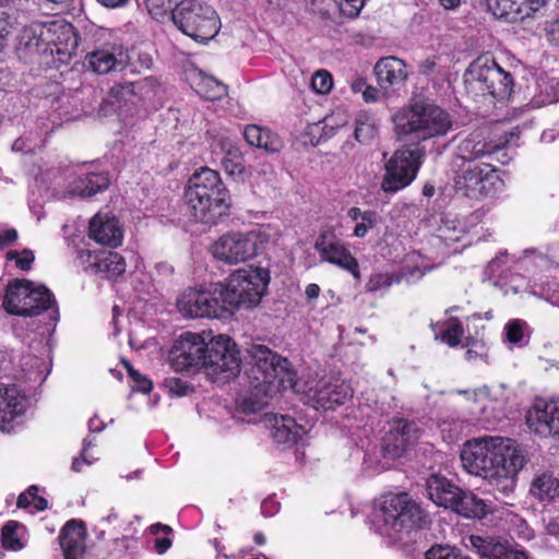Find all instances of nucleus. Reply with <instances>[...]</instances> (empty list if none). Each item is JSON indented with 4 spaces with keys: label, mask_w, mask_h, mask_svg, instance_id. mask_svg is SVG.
<instances>
[{
    "label": "nucleus",
    "mask_w": 559,
    "mask_h": 559,
    "mask_svg": "<svg viewBox=\"0 0 559 559\" xmlns=\"http://www.w3.org/2000/svg\"><path fill=\"white\" fill-rule=\"evenodd\" d=\"M251 358V390L239 404L241 412L251 414L263 409L277 393L286 390L301 395V401L314 409L329 411L353 396L349 383L334 378H322L306 389L296 380L290 362L261 344L248 348Z\"/></svg>",
    "instance_id": "f257e3e1"
},
{
    "label": "nucleus",
    "mask_w": 559,
    "mask_h": 559,
    "mask_svg": "<svg viewBox=\"0 0 559 559\" xmlns=\"http://www.w3.org/2000/svg\"><path fill=\"white\" fill-rule=\"evenodd\" d=\"M461 460L469 474L484 478L503 495L514 490L516 475L526 464L514 440L491 436L466 441Z\"/></svg>",
    "instance_id": "f03ea898"
},
{
    "label": "nucleus",
    "mask_w": 559,
    "mask_h": 559,
    "mask_svg": "<svg viewBox=\"0 0 559 559\" xmlns=\"http://www.w3.org/2000/svg\"><path fill=\"white\" fill-rule=\"evenodd\" d=\"M190 217L215 225L228 214L229 197L217 171L203 167L190 178L185 193Z\"/></svg>",
    "instance_id": "7ed1b4c3"
},
{
    "label": "nucleus",
    "mask_w": 559,
    "mask_h": 559,
    "mask_svg": "<svg viewBox=\"0 0 559 559\" xmlns=\"http://www.w3.org/2000/svg\"><path fill=\"white\" fill-rule=\"evenodd\" d=\"M371 521L378 534L397 540L425 526L428 515L408 493H388L376 501Z\"/></svg>",
    "instance_id": "20e7f679"
},
{
    "label": "nucleus",
    "mask_w": 559,
    "mask_h": 559,
    "mask_svg": "<svg viewBox=\"0 0 559 559\" xmlns=\"http://www.w3.org/2000/svg\"><path fill=\"white\" fill-rule=\"evenodd\" d=\"M399 135L417 141H428L445 136L453 122L449 112L427 102H415L400 109L393 117Z\"/></svg>",
    "instance_id": "39448f33"
},
{
    "label": "nucleus",
    "mask_w": 559,
    "mask_h": 559,
    "mask_svg": "<svg viewBox=\"0 0 559 559\" xmlns=\"http://www.w3.org/2000/svg\"><path fill=\"white\" fill-rule=\"evenodd\" d=\"M270 271L253 266L234 271L226 283H222L223 304L228 316L238 309H251L258 306L267 290Z\"/></svg>",
    "instance_id": "423d86ee"
},
{
    "label": "nucleus",
    "mask_w": 559,
    "mask_h": 559,
    "mask_svg": "<svg viewBox=\"0 0 559 559\" xmlns=\"http://www.w3.org/2000/svg\"><path fill=\"white\" fill-rule=\"evenodd\" d=\"M2 306L13 316L36 317L48 311L51 320L58 319V308L52 293L44 285L28 280L11 281L5 289Z\"/></svg>",
    "instance_id": "0eeeda50"
},
{
    "label": "nucleus",
    "mask_w": 559,
    "mask_h": 559,
    "mask_svg": "<svg viewBox=\"0 0 559 559\" xmlns=\"http://www.w3.org/2000/svg\"><path fill=\"white\" fill-rule=\"evenodd\" d=\"M466 92L475 97L491 96L508 98L513 88V78L492 57L483 55L476 58L464 73Z\"/></svg>",
    "instance_id": "6e6552de"
},
{
    "label": "nucleus",
    "mask_w": 559,
    "mask_h": 559,
    "mask_svg": "<svg viewBox=\"0 0 559 559\" xmlns=\"http://www.w3.org/2000/svg\"><path fill=\"white\" fill-rule=\"evenodd\" d=\"M174 24L187 36L197 41L213 39L221 22L216 11L200 0H181L171 11Z\"/></svg>",
    "instance_id": "1a4fd4ad"
},
{
    "label": "nucleus",
    "mask_w": 559,
    "mask_h": 559,
    "mask_svg": "<svg viewBox=\"0 0 559 559\" xmlns=\"http://www.w3.org/2000/svg\"><path fill=\"white\" fill-rule=\"evenodd\" d=\"M270 240L269 234L261 229L246 233L231 231L222 235L211 245L212 255L224 263L235 265L259 255Z\"/></svg>",
    "instance_id": "9d476101"
},
{
    "label": "nucleus",
    "mask_w": 559,
    "mask_h": 559,
    "mask_svg": "<svg viewBox=\"0 0 559 559\" xmlns=\"http://www.w3.org/2000/svg\"><path fill=\"white\" fill-rule=\"evenodd\" d=\"M427 492L435 504L451 509L465 518H483L489 511L484 500L463 491L442 476L432 475L428 478Z\"/></svg>",
    "instance_id": "9b49d317"
},
{
    "label": "nucleus",
    "mask_w": 559,
    "mask_h": 559,
    "mask_svg": "<svg viewBox=\"0 0 559 559\" xmlns=\"http://www.w3.org/2000/svg\"><path fill=\"white\" fill-rule=\"evenodd\" d=\"M178 312L186 319L226 318L228 317L222 297V283H213L205 287H189L176 301Z\"/></svg>",
    "instance_id": "f8f14e48"
},
{
    "label": "nucleus",
    "mask_w": 559,
    "mask_h": 559,
    "mask_svg": "<svg viewBox=\"0 0 559 559\" xmlns=\"http://www.w3.org/2000/svg\"><path fill=\"white\" fill-rule=\"evenodd\" d=\"M204 371L214 382H228L241 369L236 343L227 335L207 337Z\"/></svg>",
    "instance_id": "ddd939ff"
},
{
    "label": "nucleus",
    "mask_w": 559,
    "mask_h": 559,
    "mask_svg": "<svg viewBox=\"0 0 559 559\" xmlns=\"http://www.w3.org/2000/svg\"><path fill=\"white\" fill-rule=\"evenodd\" d=\"M424 155L425 150L419 146L395 151L385 163L381 189L386 193H396L408 187L417 176Z\"/></svg>",
    "instance_id": "4468645a"
},
{
    "label": "nucleus",
    "mask_w": 559,
    "mask_h": 559,
    "mask_svg": "<svg viewBox=\"0 0 559 559\" xmlns=\"http://www.w3.org/2000/svg\"><path fill=\"white\" fill-rule=\"evenodd\" d=\"M500 178L497 170L489 164H461L455 178V189L469 199L491 195L498 189Z\"/></svg>",
    "instance_id": "2eb2a0df"
},
{
    "label": "nucleus",
    "mask_w": 559,
    "mask_h": 559,
    "mask_svg": "<svg viewBox=\"0 0 559 559\" xmlns=\"http://www.w3.org/2000/svg\"><path fill=\"white\" fill-rule=\"evenodd\" d=\"M207 336L193 332L181 334L168 355L171 368L177 372L204 369Z\"/></svg>",
    "instance_id": "dca6fc26"
},
{
    "label": "nucleus",
    "mask_w": 559,
    "mask_h": 559,
    "mask_svg": "<svg viewBox=\"0 0 559 559\" xmlns=\"http://www.w3.org/2000/svg\"><path fill=\"white\" fill-rule=\"evenodd\" d=\"M431 267L425 258L417 251L407 253L402 271L394 275L388 272H378L370 275L366 283L368 293H386L395 283L406 282L408 284L420 280Z\"/></svg>",
    "instance_id": "f3484780"
},
{
    "label": "nucleus",
    "mask_w": 559,
    "mask_h": 559,
    "mask_svg": "<svg viewBox=\"0 0 559 559\" xmlns=\"http://www.w3.org/2000/svg\"><path fill=\"white\" fill-rule=\"evenodd\" d=\"M373 74L378 86L381 87L385 99L397 96L405 87L409 71L407 63L394 56L380 58L374 67Z\"/></svg>",
    "instance_id": "a211bd4d"
},
{
    "label": "nucleus",
    "mask_w": 559,
    "mask_h": 559,
    "mask_svg": "<svg viewBox=\"0 0 559 559\" xmlns=\"http://www.w3.org/2000/svg\"><path fill=\"white\" fill-rule=\"evenodd\" d=\"M314 249L319 253L321 261L349 272L356 280L360 278L358 261L342 240L333 235L323 233L317 239Z\"/></svg>",
    "instance_id": "6ab92c4d"
},
{
    "label": "nucleus",
    "mask_w": 559,
    "mask_h": 559,
    "mask_svg": "<svg viewBox=\"0 0 559 559\" xmlns=\"http://www.w3.org/2000/svg\"><path fill=\"white\" fill-rule=\"evenodd\" d=\"M514 133L510 134V139L500 142L487 141L480 132L469 133L466 138L461 140L456 146V158L462 160V164H479L483 158H487L495 153H498L506 145L512 142Z\"/></svg>",
    "instance_id": "aec40b11"
},
{
    "label": "nucleus",
    "mask_w": 559,
    "mask_h": 559,
    "mask_svg": "<svg viewBox=\"0 0 559 559\" xmlns=\"http://www.w3.org/2000/svg\"><path fill=\"white\" fill-rule=\"evenodd\" d=\"M132 62V56L119 45H105L88 52L86 67L97 74L121 72Z\"/></svg>",
    "instance_id": "412c9836"
},
{
    "label": "nucleus",
    "mask_w": 559,
    "mask_h": 559,
    "mask_svg": "<svg viewBox=\"0 0 559 559\" xmlns=\"http://www.w3.org/2000/svg\"><path fill=\"white\" fill-rule=\"evenodd\" d=\"M419 438V429L414 421L394 420L383 439V451L390 457H400Z\"/></svg>",
    "instance_id": "4be33fe9"
},
{
    "label": "nucleus",
    "mask_w": 559,
    "mask_h": 559,
    "mask_svg": "<svg viewBox=\"0 0 559 559\" xmlns=\"http://www.w3.org/2000/svg\"><path fill=\"white\" fill-rule=\"evenodd\" d=\"M526 423L537 435H559V401L536 400L527 412Z\"/></svg>",
    "instance_id": "5701e85b"
},
{
    "label": "nucleus",
    "mask_w": 559,
    "mask_h": 559,
    "mask_svg": "<svg viewBox=\"0 0 559 559\" xmlns=\"http://www.w3.org/2000/svg\"><path fill=\"white\" fill-rule=\"evenodd\" d=\"M59 539L64 559H100L94 558L92 549L86 547V527L82 521L67 522Z\"/></svg>",
    "instance_id": "b1692460"
},
{
    "label": "nucleus",
    "mask_w": 559,
    "mask_h": 559,
    "mask_svg": "<svg viewBox=\"0 0 559 559\" xmlns=\"http://www.w3.org/2000/svg\"><path fill=\"white\" fill-rule=\"evenodd\" d=\"M123 228L118 218L110 213L95 214L88 226V236L99 245L117 248L123 240Z\"/></svg>",
    "instance_id": "393cba45"
},
{
    "label": "nucleus",
    "mask_w": 559,
    "mask_h": 559,
    "mask_svg": "<svg viewBox=\"0 0 559 559\" xmlns=\"http://www.w3.org/2000/svg\"><path fill=\"white\" fill-rule=\"evenodd\" d=\"M488 9L498 17L523 20L543 8L547 0H486Z\"/></svg>",
    "instance_id": "a878e982"
},
{
    "label": "nucleus",
    "mask_w": 559,
    "mask_h": 559,
    "mask_svg": "<svg viewBox=\"0 0 559 559\" xmlns=\"http://www.w3.org/2000/svg\"><path fill=\"white\" fill-rule=\"evenodd\" d=\"M25 408L26 399L16 386L0 383V428L9 431L8 426L23 415Z\"/></svg>",
    "instance_id": "bb28decb"
},
{
    "label": "nucleus",
    "mask_w": 559,
    "mask_h": 559,
    "mask_svg": "<svg viewBox=\"0 0 559 559\" xmlns=\"http://www.w3.org/2000/svg\"><path fill=\"white\" fill-rule=\"evenodd\" d=\"M272 436L275 442L282 444H295L304 441L308 433L307 425L297 424L295 418L287 415H272Z\"/></svg>",
    "instance_id": "cd10ccee"
},
{
    "label": "nucleus",
    "mask_w": 559,
    "mask_h": 559,
    "mask_svg": "<svg viewBox=\"0 0 559 559\" xmlns=\"http://www.w3.org/2000/svg\"><path fill=\"white\" fill-rule=\"evenodd\" d=\"M86 262L96 274L106 277H117L124 273L126 261L122 255L114 251L86 252Z\"/></svg>",
    "instance_id": "c85d7f7f"
},
{
    "label": "nucleus",
    "mask_w": 559,
    "mask_h": 559,
    "mask_svg": "<svg viewBox=\"0 0 559 559\" xmlns=\"http://www.w3.org/2000/svg\"><path fill=\"white\" fill-rule=\"evenodd\" d=\"M243 136L249 145L269 153H276L283 147V141L276 133L257 124L247 126Z\"/></svg>",
    "instance_id": "c756f323"
},
{
    "label": "nucleus",
    "mask_w": 559,
    "mask_h": 559,
    "mask_svg": "<svg viewBox=\"0 0 559 559\" xmlns=\"http://www.w3.org/2000/svg\"><path fill=\"white\" fill-rule=\"evenodd\" d=\"M223 150L225 151V155L222 159V166L227 175L237 181L250 180L252 174L245 165L241 150L230 142H224Z\"/></svg>",
    "instance_id": "7c9ffc66"
},
{
    "label": "nucleus",
    "mask_w": 559,
    "mask_h": 559,
    "mask_svg": "<svg viewBox=\"0 0 559 559\" xmlns=\"http://www.w3.org/2000/svg\"><path fill=\"white\" fill-rule=\"evenodd\" d=\"M346 217L355 224L353 237L364 238L370 230L380 223V215L372 210H362L358 206H352L346 212Z\"/></svg>",
    "instance_id": "2f4dec72"
},
{
    "label": "nucleus",
    "mask_w": 559,
    "mask_h": 559,
    "mask_svg": "<svg viewBox=\"0 0 559 559\" xmlns=\"http://www.w3.org/2000/svg\"><path fill=\"white\" fill-rule=\"evenodd\" d=\"M109 186L108 176L102 173L87 174L78 178L71 188V193L80 197H92Z\"/></svg>",
    "instance_id": "473e14b6"
},
{
    "label": "nucleus",
    "mask_w": 559,
    "mask_h": 559,
    "mask_svg": "<svg viewBox=\"0 0 559 559\" xmlns=\"http://www.w3.org/2000/svg\"><path fill=\"white\" fill-rule=\"evenodd\" d=\"M51 32V26L32 24L23 28L20 36V46L29 52L45 50L48 38L46 35Z\"/></svg>",
    "instance_id": "72a5a7b5"
},
{
    "label": "nucleus",
    "mask_w": 559,
    "mask_h": 559,
    "mask_svg": "<svg viewBox=\"0 0 559 559\" xmlns=\"http://www.w3.org/2000/svg\"><path fill=\"white\" fill-rule=\"evenodd\" d=\"M466 234L465 224L456 217L450 215L441 219L436 234V239L443 242L445 246H451L463 239Z\"/></svg>",
    "instance_id": "f704fd0d"
},
{
    "label": "nucleus",
    "mask_w": 559,
    "mask_h": 559,
    "mask_svg": "<svg viewBox=\"0 0 559 559\" xmlns=\"http://www.w3.org/2000/svg\"><path fill=\"white\" fill-rule=\"evenodd\" d=\"M530 493L542 502H549L559 495V481L550 474H542L532 481Z\"/></svg>",
    "instance_id": "c9c22d12"
},
{
    "label": "nucleus",
    "mask_w": 559,
    "mask_h": 559,
    "mask_svg": "<svg viewBox=\"0 0 559 559\" xmlns=\"http://www.w3.org/2000/svg\"><path fill=\"white\" fill-rule=\"evenodd\" d=\"M530 326L521 319L508 321L503 328V341L509 347H523L530 341Z\"/></svg>",
    "instance_id": "e433bc0d"
},
{
    "label": "nucleus",
    "mask_w": 559,
    "mask_h": 559,
    "mask_svg": "<svg viewBox=\"0 0 559 559\" xmlns=\"http://www.w3.org/2000/svg\"><path fill=\"white\" fill-rule=\"evenodd\" d=\"M378 133V122L374 116L361 110L355 118V139L360 143L371 142Z\"/></svg>",
    "instance_id": "4c0bfd02"
},
{
    "label": "nucleus",
    "mask_w": 559,
    "mask_h": 559,
    "mask_svg": "<svg viewBox=\"0 0 559 559\" xmlns=\"http://www.w3.org/2000/svg\"><path fill=\"white\" fill-rule=\"evenodd\" d=\"M469 543L472 548L483 559H503L506 555V546L499 542H495L492 538H484L480 536H469Z\"/></svg>",
    "instance_id": "58836bf2"
},
{
    "label": "nucleus",
    "mask_w": 559,
    "mask_h": 559,
    "mask_svg": "<svg viewBox=\"0 0 559 559\" xmlns=\"http://www.w3.org/2000/svg\"><path fill=\"white\" fill-rule=\"evenodd\" d=\"M197 92L205 99L218 100L227 95V86L212 76H202Z\"/></svg>",
    "instance_id": "ea45409f"
},
{
    "label": "nucleus",
    "mask_w": 559,
    "mask_h": 559,
    "mask_svg": "<svg viewBox=\"0 0 559 559\" xmlns=\"http://www.w3.org/2000/svg\"><path fill=\"white\" fill-rule=\"evenodd\" d=\"M467 395V399L469 401H473L475 404H479V407L477 409H474L473 412L478 413L483 416L484 420L488 424H491L496 420V416L491 415L488 412V407L490 404H492V399L490 396V392L488 386H483L477 390L465 392Z\"/></svg>",
    "instance_id": "a19ab883"
},
{
    "label": "nucleus",
    "mask_w": 559,
    "mask_h": 559,
    "mask_svg": "<svg viewBox=\"0 0 559 559\" xmlns=\"http://www.w3.org/2000/svg\"><path fill=\"white\" fill-rule=\"evenodd\" d=\"M34 506L36 511H44L48 508V502L45 498L38 496V487L33 485L21 493L17 498L19 508H27Z\"/></svg>",
    "instance_id": "79ce46f5"
},
{
    "label": "nucleus",
    "mask_w": 559,
    "mask_h": 559,
    "mask_svg": "<svg viewBox=\"0 0 559 559\" xmlns=\"http://www.w3.org/2000/svg\"><path fill=\"white\" fill-rule=\"evenodd\" d=\"M19 523L9 521L2 527V545L5 549L20 550L24 547L23 543L17 536Z\"/></svg>",
    "instance_id": "37998d69"
},
{
    "label": "nucleus",
    "mask_w": 559,
    "mask_h": 559,
    "mask_svg": "<svg viewBox=\"0 0 559 559\" xmlns=\"http://www.w3.org/2000/svg\"><path fill=\"white\" fill-rule=\"evenodd\" d=\"M463 335V326L456 320H451L445 330L440 335L436 334V338H440L449 346L454 347L460 344Z\"/></svg>",
    "instance_id": "c03bdc74"
},
{
    "label": "nucleus",
    "mask_w": 559,
    "mask_h": 559,
    "mask_svg": "<svg viewBox=\"0 0 559 559\" xmlns=\"http://www.w3.org/2000/svg\"><path fill=\"white\" fill-rule=\"evenodd\" d=\"M171 0H145V8L154 20H163L171 16Z\"/></svg>",
    "instance_id": "a18cd8bd"
},
{
    "label": "nucleus",
    "mask_w": 559,
    "mask_h": 559,
    "mask_svg": "<svg viewBox=\"0 0 559 559\" xmlns=\"http://www.w3.org/2000/svg\"><path fill=\"white\" fill-rule=\"evenodd\" d=\"M426 559H469L449 545H435L426 552Z\"/></svg>",
    "instance_id": "49530a36"
},
{
    "label": "nucleus",
    "mask_w": 559,
    "mask_h": 559,
    "mask_svg": "<svg viewBox=\"0 0 559 559\" xmlns=\"http://www.w3.org/2000/svg\"><path fill=\"white\" fill-rule=\"evenodd\" d=\"M439 429L442 436V439L448 442H454L459 439L460 435L463 432V424L455 420H441L439 424Z\"/></svg>",
    "instance_id": "de8ad7c7"
},
{
    "label": "nucleus",
    "mask_w": 559,
    "mask_h": 559,
    "mask_svg": "<svg viewBox=\"0 0 559 559\" xmlns=\"http://www.w3.org/2000/svg\"><path fill=\"white\" fill-rule=\"evenodd\" d=\"M332 85V75L325 70L317 71L311 78V87L318 94L329 93Z\"/></svg>",
    "instance_id": "09e8293b"
},
{
    "label": "nucleus",
    "mask_w": 559,
    "mask_h": 559,
    "mask_svg": "<svg viewBox=\"0 0 559 559\" xmlns=\"http://www.w3.org/2000/svg\"><path fill=\"white\" fill-rule=\"evenodd\" d=\"M7 259L9 261H13L14 260L15 261V265L20 270L27 271L32 266V263L34 261V254L29 250H24L21 253L17 252V251L11 250V251L7 252Z\"/></svg>",
    "instance_id": "8fccbe9b"
},
{
    "label": "nucleus",
    "mask_w": 559,
    "mask_h": 559,
    "mask_svg": "<svg viewBox=\"0 0 559 559\" xmlns=\"http://www.w3.org/2000/svg\"><path fill=\"white\" fill-rule=\"evenodd\" d=\"M124 365L128 369L129 376L134 381L133 389L142 393H150L153 386L152 381L133 369L129 362H126Z\"/></svg>",
    "instance_id": "3c124183"
},
{
    "label": "nucleus",
    "mask_w": 559,
    "mask_h": 559,
    "mask_svg": "<svg viewBox=\"0 0 559 559\" xmlns=\"http://www.w3.org/2000/svg\"><path fill=\"white\" fill-rule=\"evenodd\" d=\"M165 385L169 393L175 396H186L192 392L191 386L179 378H168L165 380Z\"/></svg>",
    "instance_id": "603ef678"
},
{
    "label": "nucleus",
    "mask_w": 559,
    "mask_h": 559,
    "mask_svg": "<svg viewBox=\"0 0 559 559\" xmlns=\"http://www.w3.org/2000/svg\"><path fill=\"white\" fill-rule=\"evenodd\" d=\"M94 444H95L94 439H85L84 440L81 457H75L72 461L71 468L73 472H76V473L81 472L83 464H86V465L93 464L95 459L87 454V450H88V448L93 447Z\"/></svg>",
    "instance_id": "864d4df0"
},
{
    "label": "nucleus",
    "mask_w": 559,
    "mask_h": 559,
    "mask_svg": "<svg viewBox=\"0 0 559 559\" xmlns=\"http://www.w3.org/2000/svg\"><path fill=\"white\" fill-rule=\"evenodd\" d=\"M544 32L547 40L551 45L559 47V15L544 23Z\"/></svg>",
    "instance_id": "5fc2aeb1"
},
{
    "label": "nucleus",
    "mask_w": 559,
    "mask_h": 559,
    "mask_svg": "<svg viewBox=\"0 0 559 559\" xmlns=\"http://www.w3.org/2000/svg\"><path fill=\"white\" fill-rule=\"evenodd\" d=\"M365 3L366 0H342L340 2V10L347 17H356Z\"/></svg>",
    "instance_id": "6e6d98bb"
},
{
    "label": "nucleus",
    "mask_w": 559,
    "mask_h": 559,
    "mask_svg": "<svg viewBox=\"0 0 559 559\" xmlns=\"http://www.w3.org/2000/svg\"><path fill=\"white\" fill-rule=\"evenodd\" d=\"M383 97V93L380 86L376 87L367 82L366 88H364L362 99L365 103H378Z\"/></svg>",
    "instance_id": "4d7b16f0"
},
{
    "label": "nucleus",
    "mask_w": 559,
    "mask_h": 559,
    "mask_svg": "<svg viewBox=\"0 0 559 559\" xmlns=\"http://www.w3.org/2000/svg\"><path fill=\"white\" fill-rule=\"evenodd\" d=\"M280 510V503L274 498H266L261 504V512L264 516H273Z\"/></svg>",
    "instance_id": "13d9d810"
},
{
    "label": "nucleus",
    "mask_w": 559,
    "mask_h": 559,
    "mask_svg": "<svg viewBox=\"0 0 559 559\" xmlns=\"http://www.w3.org/2000/svg\"><path fill=\"white\" fill-rule=\"evenodd\" d=\"M507 259V253H500L498 257H496L493 260L489 262L488 272L491 274V276H500V265L506 263Z\"/></svg>",
    "instance_id": "bf43d9fd"
},
{
    "label": "nucleus",
    "mask_w": 559,
    "mask_h": 559,
    "mask_svg": "<svg viewBox=\"0 0 559 559\" xmlns=\"http://www.w3.org/2000/svg\"><path fill=\"white\" fill-rule=\"evenodd\" d=\"M17 238V233L15 229H7L0 231V249L10 246Z\"/></svg>",
    "instance_id": "052dcab7"
},
{
    "label": "nucleus",
    "mask_w": 559,
    "mask_h": 559,
    "mask_svg": "<svg viewBox=\"0 0 559 559\" xmlns=\"http://www.w3.org/2000/svg\"><path fill=\"white\" fill-rule=\"evenodd\" d=\"M545 531L548 535L559 538V518L545 520Z\"/></svg>",
    "instance_id": "680f3d73"
},
{
    "label": "nucleus",
    "mask_w": 559,
    "mask_h": 559,
    "mask_svg": "<svg viewBox=\"0 0 559 559\" xmlns=\"http://www.w3.org/2000/svg\"><path fill=\"white\" fill-rule=\"evenodd\" d=\"M10 34V23L4 14H0V49L3 48L5 39Z\"/></svg>",
    "instance_id": "e2e57ef3"
},
{
    "label": "nucleus",
    "mask_w": 559,
    "mask_h": 559,
    "mask_svg": "<svg viewBox=\"0 0 559 559\" xmlns=\"http://www.w3.org/2000/svg\"><path fill=\"white\" fill-rule=\"evenodd\" d=\"M367 80L365 78H355L350 82V91L354 94H361L364 95V88H366Z\"/></svg>",
    "instance_id": "0e129e2a"
},
{
    "label": "nucleus",
    "mask_w": 559,
    "mask_h": 559,
    "mask_svg": "<svg viewBox=\"0 0 559 559\" xmlns=\"http://www.w3.org/2000/svg\"><path fill=\"white\" fill-rule=\"evenodd\" d=\"M11 148L13 152H26V151H31L32 146L28 144L27 139L21 136V138H17L16 140H14Z\"/></svg>",
    "instance_id": "69168bd1"
},
{
    "label": "nucleus",
    "mask_w": 559,
    "mask_h": 559,
    "mask_svg": "<svg viewBox=\"0 0 559 559\" xmlns=\"http://www.w3.org/2000/svg\"><path fill=\"white\" fill-rule=\"evenodd\" d=\"M320 292L319 285L311 283L306 286L305 295L309 301H313L319 297Z\"/></svg>",
    "instance_id": "338daca9"
},
{
    "label": "nucleus",
    "mask_w": 559,
    "mask_h": 559,
    "mask_svg": "<svg viewBox=\"0 0 559 559\" xmlns=\"http://www.w3.org/2000/svg\"><path fill=\"white\" fill-rule=\"evenodd\" d=\"M503 559H528V556L524 550L506 548Z\"/></svg>",
    "instance_id": "774afa93"
}]
</instances>
